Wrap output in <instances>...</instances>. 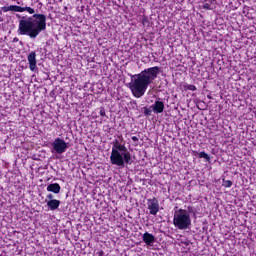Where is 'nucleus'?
I'll use <instances>...</instances> for the list:
<instances>
[{"label":"nucleus","mask_w":256,"mask_h":256,"mask_svg":"<svg viewBox=\"0 0 256 256\" xmlns=\"http://www.w3.org/2000/svg\"><path fill=\"white\" fill-rule=\"evenodd\" d=\"M4 13L14 11V13H29L32 16L20 17L18 24V34L27 35L30 39H37L39 34L47 29V16L35 14V9L31 7H21L18 5L4 6L1 8Z\"/></svg>","instance_id":"f257e3e1"},{"label":"nucleus","mask_w":256,"mask_h":256,"mask_svg":"<svg viewBox=\"0 0 256 256\" xmlns=\"http://www.w3.org/2000/svg\"><path fill=\"white\" fill-rule=\"evenodd\" d=\"M161 69L159 66H154L151 68H147L139 74L131 75V81L129 83V89L136 97V99H140L147 92V89L153 80L159 75Z\"/></svg>","instance_id":"f03ea898"},{"label":"nucleus","mask_w":256,"mask_h":256,"mask_svg":"<svg viewBox=\"0 0 256 256\" xmlns=\"http://www.w3.org/2000/svg\"><path fill=\"white\" fill-rule=\"evenodd\" d=\"M110 162L112 165H116L117 167H125V164H133L131 152H129L127 146L119 142V140H115L113 142L112 151L110 155Z\"/></svg>","instance_id":"7ed1b4c3"},{"label":"nucleus","mask_w":256,"mask_h":256,"mask_svg":"<svg viewBox=\"0 0 256 256\" xmlns=\"http://www.w3.org/2000/svg\"><path fill=\"white\" fill-rule=\"evenodd\" d=\"M173 225L181 231L189 229L191 227V214H189V211L183 209L175 211Z\"/></svg>","instance_id":"20e7f679"},{"label":"nucleus","mask_w":256,"mask_h":256,"mask_svg":"<svg viewBox=\"0 0 256 256\" xmlns=\"http://www.w3.org/2000/svg\"><path fill=\"white\" fill-rule=\"evenodd\" d=\"M52 153H58V155H62L67 151V142L61 138H56L52 143Z\"/></svg>","instance_id":"39448f33"},{"label":"nucleus","mask_w":256,"mask_h":256,"mask_svg":"<svg viewBox=\"0 0 256 256\" xmlns=\"http://www.w3.org/2000/svg\"><path fill=\"white\" fill-rule=\"evenodd\" d=\"M150 215H157L159 213V201L156 198L148 199L147 202Z\"/></svg>","instance_id":"423d86ee"},{"label":"nucleus","mask_w":256,"mask_h":256,"mask_svg":"<svg viewBox=\"0 0 256 256\" xmlns=\"http://www.w3.org/2000/svg\"><path fill=\"white\" fill-rule=\"evenodd\" d=\"M30 71H37V53L32 51L27 56Z\"/></svg>","instance_id":"0eeeda50"},{"label":"nucleus","mask_w":256,"mask_h":256,"mask_svg":"<svg viewBox=\"0 0 256 256\" xmlns=\"http://www.w3.org/2000/svg\"><path fill=\"white\" fill-rule=\"evenodd\" d=\"M151 109L153 113H163V111H165V104L163 103V101L157 100L154 104L151 105Z\"/></svg>","instance_id":"6e6552de"},{"label":"nucleus","mask_w":256,"mask_h":256,"mask_svg":"<svg viewBox=\"0 0 256 256\" xmlns=\"http://www.w3.org/2000/svg\"><path fill=\"white\" fill-rule=\"evenodd\" d=\"M142 239L146 245L149 247H153V243H155V236L149 232L143 234Z\"/></svg>","instance_id":"1a4fd4ad"},{"label":"nucleus","mask_w":256,"mask_h":256,"mask_svg":"<svg viewBox=\"0 0 256 256\" xmlns=\"http://www.w3.org/2000/svg\"><path fill=\"white\" fill-rule=\"evenodd\" d=\"M46 191L50 193H55V195H59V193H61V186L59 185V183L49 184L46 188Z\"/></svg>","instance_id":"9d476101"},{"label":"nucleus","mask_w":256,"mask_h":256,"mask_svg":"<svg viewBox=\"0 0 256 256\" xmlns=\"http://www.w3.org/2000/svg\"><path fill=\"white\" fill-rule=\"evenodd\" d=\"M47 203V207L50 209V211H57L59 209V205H61V201L55 199V200H45Z\"/></svg>","instance_id":"9b49d317"},{"label":"nucleus","mask_w":256,"mask_h":256,"mask_svg":"<svg viewBox=\"0 0 256 256\" xmlns=\"http://www.w3.org/2000/svg\"><path fill=\"white\" fill-rule=\"evenodd\" d=\"M198 157L200 159H206V161H210L211 157H209V154L205 153V152H200L198 154Z\"/></svg>","instance_id":"f8f14e48"},{"label":"nucleus","mask_w":256,"mask_h":256,"mask_svg":"<svg viewBox=\"0 0 256 256\" xmlns=\"http://www.w3.org/2000/svg\"><path fill=\"white\" fill-rule=\"evenodd\" d=\"M222 186L223 187H227V188L232 187L233 186V182L231 180L223 179L222 180Z\"/></svg>","instance_id":"ddd939ff"},{"label":"nucleus","mask_w":256,"mask_h":256,"mask_svg":"<svg viewBox=\"0 0 256 256\" xmlns=\"http://www.w3.org/2000/svg\"><path fill=\"white\" fill-rule=\"evenodd\" d=\"M186 89H188V91H197V87L191 84L186 86Z\"/></svg>","instance_id":"4468645a"},{"label":"nucleus","mask_w":256,"mask_h":256,"mask_svg":"<svg viewBox=\"0 0 256 256\" xmlns=\"http://www.w3.org/2000/svg\"><path fill=\"white\" fill-rule=\"evenodd\" d=\"M152 112H153L152 108H144V115H151Z\"/></svg>","instance_id":"2eb2a0df"},{"label":"nucleus","mask_w":256,"mask_h":256,"mask_svg":"<svg viewBox=\"0 0 256 256\" xmlns=\"http://www.w3.org/2000/svg\"><path fill=\"white\" fill-rule=\"evenodd\" d=\"M46 201H55V199H53V194H48L46 196Z\"/></svg>","instance_id":"dca6fc26"},{"label":"nucleus","mask_w":256,"mask_h":256,"mask_svg":"<svg viewBox=\"0 0 256 256\" xmlns=\"http://www.w3.org/2000/svg\"><path fill=\"white\" fill-rule=\"evenodd\" d=\"M203 9L211 10V4L209 3L203 4Z\"/></svg>","instance_id":"f3484780"},{"label":"nucleus","mask_w":256,"mask_h":256,"mask_svg":"<svg viewBox=\"0 0 256 256\" xmlns=\"http://www.w3.org/2000/svg\"><path fill=\"white\" fill-rule=\"evenodd\" d=\"M100 115H101V117H105V108H101L100 109Z\"/></svg>","instance_id":"a211bd4d"},{"label":"nucleus","mask_w":256,"mask_h":256,"mask_svg":"<svg viewBox=\"0 0 256 256\" xmlns=\"http://www.w3.org/2000/svg\"><path fill=\"white\" fill-rule=\"evenodd\" d=\"M132 141L137 142L139 141V138L137 136H132Z\"/></svg>","instance_id":"6ab92c4d"}]
</instances>
